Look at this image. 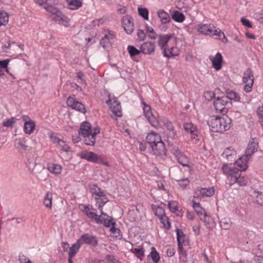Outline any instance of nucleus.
Listing matches in <instances>:
<instances>
[{
    "instance_id": "nucleus-36",
    "label": "nucleus",
    "mask_w": 263,
    "mask_h": 263,
    "mask_svg": "<svg viewBox=\"0 0 263 263\" xmlns=\"http://www.w3.org/2000/svg\"><path fill=\"white\" fill-rule=\"evenodd\" d=\"M96 200V204L98 209L100 211V212H103L102 210L103 206L106 204L108 200L105 197H95Z\"/></svg>"
},
{
    "instance_id": "nucleus-55",
    "label": "nucleus",
    "mask_w": 263,
    "mask_h": 263,
    "mask_svg": "<svg viewBox=\"0 0 263 263\" xmlns=\"http://www.w3.org/2000/svg\"><path fill=\"white\" fill-rule=\"evenodd\" d=\"M133 252L138 257H140V256L144 255V251L143 248H135L133 250Z\"/></svg>"
},
{
    "instance_id": "nucleus-40",
    "label": "nucleus",
    "mask_w": 263,
    "mask_h": 263,
    "mask_svg": "<svg viewBox=\"0 0 263 263\" xmlns=\"http://www.w3.org/2000/svg\"><path fill=\"white\" fill-rule=\"evenodd\" d=\"M108 220H111V224L110 226H111L110 228V231L114 234H116V237H117L118 235H120V231L119 229L116 228L115 227V225L116 224V222L114 221V219L112 217L109 216V218H107Z\"/></svg>"
},
{
    "instance_id": "nucleus-34",
    "label": "nucleus",
    "mask_w": 263,
    "mask_h": 263,
    "mask_svg": "<svg viewBox=\"0 0 263 263\" xmlns=\"http://www.w3.org/2000/svg\"><path fill=\"white\" fill-rule=\"evenodd\" d=\"M81 246V245L80 243H79V240H78L75 243L73 244L69 248L68 256L74 257L78 252Z\"/></svg>"
},
{
    "instance_id": "nucleus-4",
    "label": "nucleus",
    "mask_w": 263,
    "mask_h": 263,
    "mask_svg": "<svg viewBox=\"0 0 263 263\" xmlns=\"http://www.w3.org/2000/svg\"><path fill=\"white\" fill-rule=\"evenodd\" d=\"M91 210H92L90 212L87 213V216L89 218L93 219L98 223H101L103 224V225L106 227H110L111 220L107 219V218H109V216L108 215L103 212H101V215L100 216H98L96 214L95 209L91 208Z\"/></svg>"
},
{
    "instance_id": "nucleus-7",
    "label": "nucleus",
    "mask_w": 263,
    "mask_h": 263,
    "mask_svg": "<svg viewBox=\"0 0 263 263\" xmlns=\"http://www.w3.org/2000/svg\"><path fill=\"white\" fill-rule=\"evenodd\" d=\"M229 102L226 97H218L214 102V105L217 112L226 114L228 111L227 106Z\"/></svg>"
},
{
    "instance_id": "nucleus-23",
    "label": "nucleus",
    "mask_w": 263,
    "mask_h": 263,
    "mask_svg": "<svg viewBox=\"0 0 263 263\" xmlns=\"http://www.w3.org/2000/svg\"><path fill=\"white\" fill-rule=\"evenodd\" d=\"M155 45L151 42H145L143 43L140 47V51L146 54H151L155 50Z\"/></svg>"
},
{
    "instance_id": "nucleus-45",
    "label": "nucleus",
    "mask_w": 263,
    "mask_h": 263,
    "mask_svg": "<svg viewBox=\"0 0 263 263\" xmlns=\"http://www.w3.org/2000/svg\"><path fill=\"white\" fill-rule=\"evenodd\" d=\"M177 236L178 243H183L185 241V235L183 234L182 230L177 229Z\"/></svg>"
},
{
    "instance_id": "nucleus-17",
    "label": "nucleus",
    "mask_w": 263,
    "mask_h": 263,
    "mask_svg": "<svg viewBox=\"0 0 263 263\" xmlns=\"http://www.w3.org/2000/svg\"><path fill=\"white\" fill-rule=\"evenodd\" d=\"M146 142L149 146L153 144H157L158 142L162 141L160 136L154 132H151L146 136Z\"/></svg>"
},
{
    "instance_id": "nucleus-38",
    "label": "nucleus",
    "mask_w": 263,
    "mask_h": 263,
    "mask_svg": "<svg viewBox=\"0 0 263 263\" xmlns=\"http://www.w3.org/2000/svg\"><path fill=\"white\" fill-rule=\"evenodd\" d=\"M227 98H228V101L229 100H233L235 101H239L240 100V97L239 95L233 91H228L226 92Z\"/></svg>"
},
{
    "instance_id": "nucleus-56",
    "label": "nucleus",
    "mask_w": 263,
    "mask_h": 263,
    "mask_svg": "<svg viewBox=\"0 0 263 263\" xmlns=\"http://www.w3.org/2000/svg\"><path fill=\"white\" fill-rule=\"evenodd\" d=\"M10 60L6 59L3 61H0V69H6V71H8L7 70V66Z\"/></svg>"
},
{
    "instance_id": "nucleus-51",
    "label": "nucleus",
    "mask_w": 263,
    "mask_h": 263,
    "mask_svg": "<svg viewBox=\"0 0 263 263\" xmlns=\"http://www.w3.org/2000/svg\"><path fill=\"white\" fill-rule=\"evenodd\" d=\"M58 148L61 150L68 152L69 151V147L67 144L62 140H61L58 144Z\"/></svg>"
},
{
    "instance_id": "nucleus-59",
    "label": "nucleus",
    "mask_w": 263,
    "mask_h": 263,
    "mask_svg": "<svg viewBox=\"0 0 263 263\" xmlns=\"http://www.w3.org/2000/svg\"><path fill=\"white\" fill-rule=\"evenodd\" d=\"M173 49V48H171L170 50V49L166 50V49H164V52H163L164 56L167 57V58H170L171 57L174 56L175 54H174L172 53Z\"/></svg>"
},
{
    "instance_id": "nucleus-50",
    "label": "nucleus",
    "mask_w": 263,
    "mask_h": 263,
    "mask_svg": "<svg viewBox=\"0 0 263 263\" xmlns=\"http://www.w3.org/2000/svg\"><path fill=\"white\" fill-rule=\"evenodd\" d=\"M256 196V201L258 204L263 206V193L259 192H254Z\"/></svg>"
},
{
    "instance_id": "nucleus-16",
    "label": "nucleus",
    "mask_w": 263,
    "mask_h": 263,
    "mask_svg": "<svg viewBox=\"0 0 263 263\" xmlns=\"http://www.w3.org/2000/svg\"><path fill=\"white\" fill-rule=\"evenodd\" d=\"M23 119L25 121L24 126L25 133L28 135L31 134L35 128L34 122L27 116H24Z\"/></svg>"
},
{
    "instance_id": "nucleus-20",
    "label": "nucleus",
    "mask_w": 263,
    "mask_h": 263,
    "mask_svg": "<svg viewBox=\"0 0 263 263\" xmlns=\"http://www.w3.org/2000/svg\"><path fill=\"white\" fill-rule=\"evenodd\" d=\"M250 158L248 157H246V155L240 157L237 161L235 162V165L239 167L237 168L240 172L242 171H245L247 170L248 167V161L249 160Z\"/></svg>"
},
{
    "instance_id": "nucleus-39",
    "label": "nucleus",
    "mask_w": 263,
    "mask_h": 263,
    "mask_svg": "<svg viewBox=\"0 0 263 263\" xmlns=\"http://www.w3.org/2000/svg\"><path fill=\"white\" fill-rule=\"evenodd\" d=\"M92 192L96 195L97 197H105L104 191H102L100 188L98 187L96 185H93L91 187Z\"/></svg>"
},
{
    "instance_id": "nucleus-49",
    "label": "nucleus",
    "mask_w": 263,
    "mask_h": 263,
    "mask_svg": "<svg viewBox=\"0 0 263 263\" xmlns=\"http://www.w3.org/2000/svg\"><path fill=\"white\" fill-rule=\"evenodd\" d=\"M161 222L163 224L164 228L167 229H169L171 227L170 223L168 221V218L165 215L160 218Z\"/></svg>"
},
{
    "instance_id": "nucleus-14",
    "label": "nucleus",
    "mask_w": 263,
    "mask_h": 263,
    "mask_svg": "<svg viewBox=\"0 0 263 263\" xmlns=\"http://www.w3.org/2000/svg\"><path fill=\"white\" fill-rule=\"evenodd\" d=\"M209 59L211 61L214 68L218 71L221 69L223 63V58L220 53L217 52L214 57L210 56Z\"/></svg>"
},
{
    "instance_id": "nucleus-13",
    "label": "nucleus",
    "mask_w": 263,
    "mask_h": 263,
    "mask_svg": "<svg viewBox=\"0 0 263 263\" xmlns=\"http://www.w3.org/2000/svg\"><path fill=\"white\" fill-rule=\"evenodd\" d=\"M81 157L88 161L99 163L102 161V158L97 154L92 152H83L81 153Z\"/></svg>"
},
{
    "instance_id": "nucleus-28",
    "label": "nucleus",
    "mask_w": 263,
    "mask_h": 263,
    "mask_svg": "<svg viewBox=\"0 0 263 263\" xmlns=\"http://www.w3.org/2000/svg\"><path fill=\"white\" fill-rule=\"evenodd\" d=\"M68 8L71 10H77L82 6L81 0H66Z\"/></svg>"
},
{
    "instance_id": "nucleus-61",
    "label": "nucleus",
    "mask_w": 263,
    "mask_h": 263,
    "mask_svg": "<svg viewBox=\"0 0 263 263\" xmlns=\"http://www.w3.org/2000/svg\"><path fill=\"white\" fill-rule=\"evenodd\" d=\"M19 260L21 263H32L31 261L24 255H20Z\"/></svg>"
},
{
    "instance_id": "nucleus-47",
    "label": "nucleus",
    "mask_w": 263,
    "mask_h": 263,
    "mask_svg": "<svg viewBox=\"0 0 263 263\" xmlns=\"http://www.w3.org/2000/svg\"><path fill=\"white\" fill-rule=\"evenodd\" d=\"M146 30L147 33H148V36L151 39H156L157 35L156 32H155L154 29L147 25L146 26Z\"/></svg>"
},
{
    "instance_id": "nucleus-24",
    "label": "nucleus",
    "mask_w": 263,
    "mask_h": 263,
    "mask_svg": "<svg viewBox=\"0 0 263 263\" xmlns=\"http://www.w3.org/2000/svg\"><path fill=\"white\" fill-rule=\"evenodd\" d=\"M201 220L203 221L206 227L209 229H213L215 226V223L213 219L207 213L203 215L200 218Z\"/></svg>"
},
{
    "instance_id": "nucleus-60",
    "label": "nucleus",
    "mask_w": 263,
    "mask_h": 263,
    "mask_svg": "<svg viewBox=\"0 0 263 263\" xmlns=\"http://www.w3.org/2000/svg\"><path fill=\"white\" fill-rule=\"evenodd\" d=\"M241 22L244 26L248 27L251 28L252 26L250 21L246 18L242 17L241 18Z\"/></svg>"
},
{
    "instance_id": "nucleus-64",
    "label": "nucleus",
    "mask_w": 263,
    "mask_h": 263,
    "mask_svg": "<svg viewBox=\"0 0 263 263\" xmlns=\"http://www.w3.org/2000/svg\"><path fill=\"white\" fill-rule=\"evenodd\" d=\"M50 138L52 141L53 143H59V142L61 140L59 138H58L54 134H52L50 135Z\"/></svg>"
},
{
    "instance_id": "nucleus-43",
    "label": "nucleus",
    "mask_w": 263,
    "mask_h": 263,
    "mask_svg": "<svg viewBox=\"0 0 263 263\" xmlns=\"http://www.w3.org/2000/svg\"><path fill=\"white\" fill-rule=\"evenodd\" d=\"M232 222L229 219H222L220 221V226L222 229L228 230L231 227Z\"/></svg>"
},
{
    "instance_id": "nucleus-21",
    "label": "nucleus",
    "mask_w": 263,
    "mask_h": 263,
    "mask_svg": "<svg viewBox=\"0 0 263 263\" xmlns=\"http://www.w3.org/2000/svg\"><path fill=\"white\" fill-rule=\"evenodd\" d=\"M79 135L83 137L92 135L91 127L89 122H84L81 125V127L79 131Z\"/></svg>"
},
{
    "instance_id": "nucleus-18",
    "label": "nucleus",
    "mask_w": 263,
    "mask_h": 263,
    "mask_svg": "<svg viewBox=\"0 0 263 263\" xmlns=\"http://www.w3.org/2000/svg\"><path fill=\"white\" fill-rule=\"evenodd\" d=\"M150 147L154 154L157 156L162 155L165 154V147L162 141L158 142L157 144H153Z\"/></svg>"
},
{
    "instance_id": "nucleus-11",
    "label": "nucleus",
    "mask_w": 263,
    "mask_h": 263,
    "mask_svg": "<svg viewBox=\"0 0 263 263\" xmlns=\"http://www.w3.org/2000/svg\"><path fill=\"white\" fill-rule=\"evenodd\" d=\"M78 240L79 243H80L81 245L84 243L93 247L98 245V240L96 237L87 233L81 235Z\"/></svg>"
},
{
    "instance_id": "nucleus-2",
    "label": "nucleus",
    "mask_w": 263,
    "mask_h": 263,
    "mask_svg": "<svg viewBox=\"0 0 263 263\" xmlns=\"http://www.w3.org/2000/svg\"><path fill=\"white\" fill-rule=\"evenodd\" d=\"M58 3V0L51 1V3L44 5V9L51 14V18L58 24L67 27L69 25L70 20L57 8L53 6Z\"/></svg>"
},
{
    "instance_id": "nucleus-19",
    "label": "nucleus",
    "mask_w": 263,
    "mask_h": 263,
    "mask_svg": "<svg viewBox=\"0 0 263 263\" xmlns=\"http://www.w3.org/2000/svg\"><path fill=\"white\" fill-rule=\"evenodd\" d=\"M216 29L215 27L212 25L204 24L198 26L199 32L203 34L210 35L212 36Z\"/></svg>"
},
{
    "instance_id": "nucleus-42",
    "label": "nucleus",
    "mask_w": 263,
    "mask_h": 263,
    "mask_svg": "<svg viewBox=\"0 0 263 263\" xmlns=\"http://www.w3.org/2000/svg\"><path fill=\"white\" fill-rule=\"evenodd\" d=\"M85 138L84 142L86 145H93L96 142V138L92 135H89L84 137Z\"/></svg>"
},
{
    "instance_id": "nucleus-41",
    "label": "nucleus",
    "mask_w": 263,
    "mask_h": 263,
    "mask_svg": "<svg viewBox=\"0 0 263 263\" xmlns=\"http://www.w3.org/2000/svg\"><path fill=\"white\" fill-rule=\"evenodd\" d=\"M9 16L7 12L0 11V27L2 25H6L8 22Z\"/></svg>"
},
{
    "instance_id": "nucleus-8",
    "label": "nucleus",
    "mask_w": 263,
    "mask_h": 263,
    "mask_svg": "<svg viewBox=\"0 0 263 263\" xmlns=\"http://www.w3.org/2000/svg\"><path fill=\"white\" fill-rule=\"evenodd\" d=\"M143 105V109L144 116L147 118L149 123L154 127H157L158 125V121L156 117L154 115L149 105H147L144 102H142Z\"/></svg>"
},
{
    "instance_id": "nucleus-58",
    "label": "nucleus",
    "mask_w": 263,
    "mask_h": 263,
    "mask_svg": "<svg viewBox=\"0 0 263 263\" xmlns=\"http://www.w3.org/2000/svg\"><path fill=\"white\" fill-rule=\"evenodd\" d=\"M14 123V119L11 118L7 119L6 121L3 122V125L6 127H11Z\"/></svg>"
},
{
    "instance_id": "nucleus-30",
    "label": "nucleus",
    "mask_w": 263,
    "mask_h": 263,
    "mask_svg": "<svg viewBox=\"0 0 263 263\" xmlns=\"http://www.w3.org/2000/svg\"><path fill=\"white\" fill-rule=\"evenodd\" d=\"M199 195L204 197H211L214 194L215 190L213 187L202 188L199 191Z\"/></svg>"
},
{
    "instance_id": "nucleus-31",
    "label": "nucleus",
    "mask_w": 263,
    "mask_h": 263,
    "mask_svg": "<svg viewBox=\"0 0 263 263\" xmlns=\"http://www.w3.org/2000/svg\"><path fill=\"white\" fill-rule=\"evenodd\" d=\"M212 36L216 39L220 40L224 43H226L228 42L225 34L219 29H216L215 30L214 33L212 34Z\"/></svg>"
},
{
    "instance_id": "nucleus-54",
    "label": "nucleus",
    "mask_w": 263,
    "mask_h": 263,
    "mask_svg": "<svg viewBox=\"0 0 263 263\" xmlns=\"http://www.w3.org/2000/svg\"><path fill=\"white\" fill-rule=\"evenodd\" d=\"M179 182V185L184 189L189 183V180L187 178L177 180Z\"/></svg>"
},
{
    "instance_id": "nucleus-9",
    "label": "nucleus",
    "mask_w": 263,
    "mask_h": 263,
    "mask_svg": "<svg viewBox=\"0 0 263 263\" xmlns=\"http://www.w3.org/2000/svg\"><path fill=\"white\" fill-rule=\"evenodd\" d=\"M66 103L67 105L73 109H75L83 114L86 112L84 105L77 101L74 96L69 97Z\"/></svg>"
},
{
    "instance_id": "nucleus-26",
    "label": "nucleus",
    "mask_w": 263,
    "mask_h": 263,
    "mask_svg": "<svg viewBox=\"0 0 263 263\" xmlns=\"http://www.w3.org/2000/svg\"><path fill=\"white\" fill-rule=\"evenodd\" d=\"M184 129L187 133L192 134L193 138L197 136L196 127L191 122H186L183 124Z\"/></svg>"
},
{
    "instance_id": "nucleus-46",
    "label": "nucleus",
    "mask_w": 263,
    "mask_h": 263,
    "mask_svg": "<svg viewBox=\"0 0 263 263\" xmlns=\"http://www.w3.org/2000/svg\"><path fill=\"white\" fill-rule=\"evenodd\" d=\"M139 14L141 16L144 20H148V11L146 8H138Z\"/></svg>"
},
{
    "instance_id": "nucleus-62",
    "label": "nucleus",
    "mask_w": 263,
    "mask_h": 263,
    "mask_svg": "<svg viewBox=\"0 0 263 263\" xmlns=\"http://www.w3.org/2000/svg\"><path fill=\"white\" fill-rule=\"evenodd\" d=\"M100 44L104 48H105L110 45V42L106 40H104V39H102L100 41Z\"/></svg>"
},
{
    "instance_id": "nucleus-44",
    "label": "nucleus",
    "mask_w": 263,
    "mask_h": 263,
    "mask_svg": "<svg viewBox=\"0 0 263 263\" xmlns=\"http://www.w3.org/2000/svg\"><path fill=\"white\" fill-rule=\"evenodd\" d=\"M152 250L150 253L151 257L155 263H158L160 260V256L159 253L156 251L155 248L153 247Z\"/></svg>"
},
{
    "instance_id": "nucleus-6",
    "label": "nucleus",
    "mask_w": 263,
    "mask_h": 263,
    "mask_svg": "<svg viewBox=\"0 0 263 263\" xmlns=\"http://www.w3.org/2000/svg\"><path fill=\"white\" fill-rule=\"evenodd\" d=\"M253 72L250 68H248L243 73V82L245 84L244 90L247 92L252 90L254 83Z\"/></svg>"
},
{
    "instance_id": "nucleus-1",
    "label": "nucleus",
    "mask_w": 263,
    "mask_h": 263,
    "mask_svg": "<svg viewBox=\"0 0 263 263\" xmlns=\"http://www.w3.org/2000/svg\"><path fill=\"white\" fill-rule=\"evenodd\" d=\"M231 120L228 116L211 117L208 124L214 132L222 133L228 130L231 127Z\"/></svg>"
},
{
    "instance_id": "nucleus-53",
    "label": "nucleus",
    "mask_w": 263,
    "mask_h": 263,
    "mask_svg": "<svg viewBox=\"0 0 263 263\" xmlns=\"http://www.w3.org/2000/svg\"><path fill=\"white\" fill-rule=\"evenodd\" d=\"M168 207L173 212H175L178 210L177 202L174 201H170L168 204Z\"/></svg>"
},
{
    "instance_id": "nucleus-29",
    "label": "nucleus",
    "mask_w": 263,
    "mask_h": 263,
    "mask_svg": "<svg viewBox=\"0 0 263 263\" xmlns=\"http://www.w3.org/2000/svg\"><path fill=\"white\" fill-rule=\"evenodd\" d=\"M158 16L161 22L163 24H166L171 21L170 17L168 13L163 10H159L158 11Z\"/></svg>"
},
{
    "instance_id": "nucleus-27",
    "label": "nucleus",
    "mask_w": 263,
    "mask_h": 263,
    "mask_svg": "<svg viewBox=\"0 0 263 263\" xmlns=\"http://www.w3.org/2000/svg\"><path fill=\"white\" fill-rule=\"evenodd\" d=\"M47 168L50 173L54 175L60 174L62 170L61 165L54 163L48 164Z\"/></svg>"
},
{
    "instance_id": "nucleus-57",
    "label": "nucleus",
    "mask_w": 263,
    "mask_h": 263,
    "mask_svg": "<svg viewBox=\"0 0 263 263\" xmlns=\"http://www.w3.org/2000/svg\"><path fill=\"white\" fill-rule=\"evenodd\" d=\"M137 36L140 40L143 41L146 38V34L142 30H138L137 32Z\"/></svg>"
},
{
    "instance_id": "nucleus-12",
    "label": "nucleus",
    "mask_w": 263,
    "mask_h": 263,
    "mask_svg": "<svg viewBox=\"0 0 263 263\" xmlns=\"http://www.w3.org/2000/svg\"><path fill=\"white\" fill-rule=\"evenodd\" d=\"M122 26L127 34H131L134 28L132 17L129 15L124 16L122 18Z\"/></svg>"
},
{
    "instance_id": "nucleus-5",
    "label": "nucleus",
    "mask_w": 263,
    "mask_h": 263,
    "mask_svg": "<svg viewBox=\"0 0 263 263\" xmlns=\"http://www.w3.org/2000/svg\"><path fill=\"white\" fill-rule=\"evenodd\" d=\"M106 103L109 106L110 110L116 116L118 117L122 116L121 106L117 98L109 95Z\"/></svg>"
},
{
    "instance_id": "nucleus-35",
    "label": "nucleus",
    "mask_w": 263,
    "mask_h": 263,
    "mask_svg": "<svg viewBox=\"0 0 263 263\" xmlns=\"http://www.w3.org/2000/svg\"><path fill=\"white\" fill-rule=\"evenodd\" d=\"M193 207L197 215H199L200 218H201V216L202 217L203 215L206 213L199 203H196L195 201H193Z\"/></svg>"
},
{
    "instance_id": "nucleus-32",
    "label": "nucleus",
    "mask_w": 263,
    "mask_h": 263,
    "mask_svg": "<svg viewBox=\"0 0 263 263\" xmlns=\"http://www.w3.org/2000/svg\"><path fill=\"white\" fill-rule=\"evenodd\" d=\"M236 154V152L233 149H231L228 147L227 148L222 154V156L223 157L226 158L228 160L232 162L233 160L232 158Z\"/></svg>"
},
{
    "instance_id": "nucleus-25",
    "label": "nucleus",
    "mask_w": 263,
    "mask_h": 263,
    "mask_svg": "<svg viewBox=\"0 0 263 263\" xmlns=\"http://www.w3.org/2000/svg\"><path fill=\"white\" fill-rule=\"evenodd\" d=\"M172 37V35L171 34H160L159 35L158 44L161 48H163L166 46Z\"/></svg>"
},
{
    "instance_id": "nucleus-10",
    "label": "nucleus",
    "mask_w": 263,
    "mask_h": 263,
    "mask_svg": "<svg viewBox=\"0 0 263 263\" xmlns=\"http://www.w3.org/2000/svg\"><path fill=\"white\" fill-rule=\"evenodd\" d=\"M172 153L179 163L182 166L189 167L190 162L189 158L178 147H174L172 149Z\"/></svg>"
},
{
    "instance_id": "nucleus-52",
    "label": "nucleus",
    "mask_w": 263,
    "mask_h": 263,
    "mask_svg": "<svg viewBox=\"0 0 263 263\" xmlns=\"http://www.w3.org/2000/svg\"><path fill=\"white\" fill-rule=\"evenodd\" d=\"M153 209L155 211V214L159 218L165 215L164 210L161 207L157 206Z\"/></svg>"
},
{
    "instance_id": "nucleus-63",
    "label": "nucleus",
    "mask_w": 263,
    "mask_h": 263,
    "mask_svg": "<svg viewBox=\"0 0 263 263\" xmlns=\"http://www.w3.org/2000/svg\"><path fill=\"white\" fill-rule=\"evenodd\" d=\"M115 37V35L111 33V31L108 32V33L105 34L104 37V40H106L109 41L110 42L111 40H112Z\"/></svg>"
},
{
    "instance_id": "nucleus-48",
    "label": "nucleus",
    "mask_w": 263,
    "mask_h": 263,
    "mask_svg": "<svg viewBox=\"0 0 263 263\" xmlns=\"http://www.w3.org/2000/svg\"><path fill=\"white\" fill-rule=\"evenodd\" d=\"M127 50L129 53V55L132 57L139 54L140 52H141L140 50H139L134 46L131 45H129L127 47Z\"/></svg>"
},
{
    "instance_id": "nucleus-37",
    "label": "nucleus",
    "mask_w": 263,
    "mask_h": 263,
    "mask_svg": "<svg viewBox=\"0 0 263 263\" xmlns=\"http://www.w3.org/2000/svg\"><path fill=\"white\" fill-rule=\"evenodd\" d=\"M172 18L177 22L181 23L184 20L185 17L183 14L178 11L174 12L172 16Z\"/></svg>"
},
{
    "instance_id": "nucleus-33",
    "label": "nucleus",
    "mask_w": 263,
    "mask_h": 263,
    "mask_svg": "<svg viewBox=\"0 0 263 263\" xmlns=\"http://www.w3.org/2000/svg\"><path fill=\"white\" fill-rule=\"evenodd\" d=\"M52 194L51 192H48L44 198L43 203L44 205L46 208L51 209L52 208Z\"/></svg>"
},
{
    "instance_id": "nucleus-15",
    "label": "nucleus",
    "mask_w": 263,
    "mask_h": 263,
    "mask_svg": "<svg viewBox=\"0 0 263 263\" xmlns=\"http://www.w3.org/2000/svg\"><path fill=\"white\" fill-rule=\"evenodd\" d=\"M255 138H252L251 141L249 142L245 153L246 157L250 158L257 151L258 144V142L255 141Z\"/></svg>"
},
{
    "instance_id": "nucleus-3",
    "label": "nucleus",
    "mask_w": 263,
    "mask_h": 263,
    "mask_svg": "<svg viewBox=\"0 0 263 263\" xmlns=\"http://www.w3.org/2000/svg\"><path fill=\"white\" fill-rule=\"evenodd\" d=\"M222 169L223 173L227 175L230 185L235 183L239 186H245L247 184V180L244 177L241 176V172L237 168H231L225 164Z\"/></svg>"
},
{
    "instance_id": "nucleus-22",
    "label": "nucleus",
    "mask_w": 263,
    "mask_h": 263,
    "mask_svg": "<svg viewBox=\"0 0 263 263\" xmlns=\"http://www.w3.org/2000/svg\"><path fill=\"white\" fill-rule=\"evenodd\" d=\"M14 146L19 152H24L28 147L27 140L24 138L17 139L15 140Z\"/></svg>"
}]
</instances>
